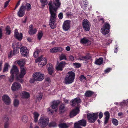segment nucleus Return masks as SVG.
Here are the masks:
<instances>
[{"mask_svg": "<svg viewBox=\"0 0 128 128\" xmlns=\"http://www.w3.org/2000/svg\"><path fill=\"white\" fill-rule=\"evenodd\" d=\"M33 25H30L29 27V31L28 32L30 34L32 35L33 34H36L37 31V30L36 28L33 29Z\"/></svg>", "mask_w": 128, "mask_h": 128, "instance_id": "b1692460", "label": "nucleus"}, {"mask_svg": "<svg viewBox=\"0 0 128 128\" xmlns=\"http://www.w3.org/2000/svg\"><path fill=\"white\" fill-rule=\"evenodd\" d=\"M70 21L69 20H66L64 22L62 28L63 30L65 31H68L70 28Z\"/></svg>", "mask_w": 128, "mask_h": 128, "instance_id": "f8f14e48", "label": "nucleus"}, {"mask_svg": "<svg viewBox=\"0 0 128 128\" xmlns=\"http://www.w3.org/2000/svg\"><path fill=\"white\" fill-rule=\"evenodd\" d=\"M56 126V124L54 122H52L50 123L49 124V126L50 127H55Z\"/></svg>", "mask_w": 128, "mask_h": 128, "instance_id": "a18cd8bd", "label": "nucleus"}, {"mask_svg": "<svg viewBox=\"0 0 128 128\" xmlns=\"http://www.w3.org/2000/svg\"><path fill=\"white\" fill-rule=\"evenodd\" d=\"M10 66L7 63L5 64L3 69V72H7L8 71V68Z\"/></svg>", "mask_w": 128, "mask_h": 128, "instance_id": "2f4dec72", "label": "nucleus"}, {"mask_svg": "<svg viewBox=\"0 0 128 128\" xmlns=\"http://www.w3.org/2000/svg\"><path fill=\"white\" fill-rule=\"evenodd\" d=\"M60 4L59 0H54V2L50 1L48 4L50 14L49 24L50 27L52 29L56 27L55 22L57 17L56 11Z\"/></svg>", "mask_w": 128, "mask_h": 128, "instance_id": "f257e3e1", "label": "nucleus"}, {"mask_svg": "<svg viewBox=\"0 0 128 128\" xmlns=\"http://www.w3.org/2000/svg\"><path fill=\"white\" fill-rule=\"evenodd\" d=\"M47 68L48 70L53 69L52 65L51 64H48L47 66Z\"/></svg>", "mask_w": 128, "mask_h": 128, "instance_id": "49530a36", "label": "nucleus"}, {"mask_svg": "<svg viewBox=\"0 0 128 128\" xmlns=\"http://www.w3.org/2000/svg\"><path fill=\"white\" fill-rule=\"evenodd\" d=\"M26 17H24L22 20V22L24 23H25L26 22Z\"/></svg>", "mask_w": 128, "mask_h": 128, "instance_id": "0e129e2a", "label": "nucleus"}, {"mask_svg": "<svg viewBox=\"0 0 128 128\" xmlns=\"http://www.w3.org/2000/svg\"><path fill=\"white\" fill-rule=\"evenodd\" d=\"M79 108H76L72 110L70 112V118H72L76 116L79 112Z\"/></svg>", "mask_w": 128, "mask_h": 128, "instance_id": "6ab92c4d", "label": "nucleus"}, {"mask_svg": "<svg viewBox=\"0 0 128 128\" xmlns=\"http://www.w3.org/2000/svg\"><path fill=\"white\" fill-rule=\"evenodd\" d=\"M42 97V95L41 93L39 94L38 96H36V101H39L41 100Z\"/></svg>", "mask_w": 128, "mask_h": 128, "instance_id": "ea45409f", "label": "nucleus"}, {"mask_svg": "<svg viewBox=\"0 0 128 128\" xmlns=\"http://www.w3.org/2000/svg\"><path fill=\"white\" fill-rule=\"evenodd\" d=\"M19 70L17 67L15 65L13 66L12 68L10 70L11 76L8 78V81L10 82H13L14 76L16 77V79L18 80L20 78H22L20 77V74H18Z\"/></svg>", "mask_w": 128, "mask_h": 128, "instance_id": "f03ea898", "label": "nucleus"}, {"mask_svg": "<svg viewBox=\"0 0 128 128\" xmlns=\"http://www.w3.org/2000/svg\"><path fill=\"white\" fill-rule=\"evenodd\" d=\"M110 29V25L107 22L105 23L101 28V32L104 35H106L109 32Z\"/></svg>", "mask_w": 128, "mask_h": 128, "instance_id": "6e6552de", "label": "nucleus"}, {"mask_svg": "<svg viewBox=\"0 0 128 128\" xmlns=\"http://www.w3.org/2000/svg\"><path fill=\"white\" fill-rule=\"evenodd\" d=\"M10 0H8L4 4V8L8 6Z\"/></svg>", "mask_w": 128, "mask_h": 128, "instance_id": "3c124183", "label": "nucleus"}, {"mask_svg": "<svg viewBox=\"0 0 128 128\" xmlns=\"http://www.w3.org/2000/svg\"><path fill=\"white\" fill-rule=\"evenodd\" d=\"M73 65L75 68H77L80 67L81 65L80 63L76 62L74 63Z\"/></svg>", "mask_w": 128, "mask_h": 128, "instance_id": "37998d69", "label": "nucleus"}, {"mask_svg": "<svg viewBox=\"0 0 128 128\" xmlns=\"http://www.w3.org/2000/svg\"><path fill=\"white\" fill-rule=\"evenodd\" d=\"M94 94V92H93L88 90L86 92L85 95L86 97H89L91 96Z\"/></svg>", "mask_w": 128, "mask_h": 128, "instance_id": "7c9ffc66", "label": "nucleus"}, {"mask_svg": "<svg viewBox=\"0 0 128 128\" xmlns=\"http://www.w3.org/2000/svg\"><path fill=\"white\" fill-rule=\"evenodd\" d=\"M74 124H76L78 126H85L86 124V120H81L77 122H76Z\"/></svg>", "mask_w": 128, "mask_h": 128, "instance_id": "4be33fe9", "label": "nucleus"}, {"mask_svg": "<svg viewBox=\"0 0 128 128\" xmlns=\"http://www.w3.org/2000/svg\"><path fill=\"white\" fill-rule=\"evenodd\" d=\"M47 0H40V2L42 6H44L47 4Z\"/></svg>", "mask_w": 128, "mask_h": 128, "instance_id": "c03bdc74", "label": "nucleus"}, {"mask_svg": "<svg viewBox=\"0 0 128 128\" xmlns=\"http://www.w3.org/2000/svg\"><path fill=\"white\" fill-rule=\"evenodd\" d=\"M109 117H106L105 118V120L104 121V123L105 124H106L108 122V121L109 119Z\"/></svg>", "mask_w": 128, "mask_h": 128, "instance_id": "6e6d98bb", "label": "nucleus"}, {"mask_svg": "<svg viewBox=\"0 0 128 128\" xmlns=\"http://www.w3.org/2000/svg\"><path fill=\"white\" fill-rule=\"evenodd\" d=\"M35 62H39L38 65L40 67H42L47 63L46 59L44 58H43L42 56L39 57L36 60Z\"/></svg>", "mask_w": 128, "mask_h": 128, "instance_id": "0eeeda50", "label": "nucleus"}, {"mask_svg": "<svg viewBox=\"0 0 128 128\" xmlns=\"http://www.w3.org/2000/svg\"><path fill=\"white\" fill-rule=\"evenodd\" d=\"M19 104V100L16 99L14 100V106L15 107H17Z\"/></svg>", "mask_w": 128, "mask_h": 128, "instance_id": "c9c22d12", "label": "nucleus"}, {"mask_svg": "<svg viewBox=\"0 0 128 128\" xmlns=\"http://www.w3.org/2000/svg\"><path fill=\"white\" fill-rule=\"evenodd\" d=\"M60 103V101L58 100H54L52 102L51 107L53 109H55L58 108V105Z\"/></svg>", "mask_w": 128, "mask_h": 128, "instance_id": "412c9836", "label": "nucleus"}, {"mask_svg": "<svg viewBox=\"0 0 128 128\" xmlns=\"http://www.w3.org/2000/svg\"><path fill=\"white\" fill-rule=\"evenodd\" d=\"M22 98H27L30 97V94L28 92L24 91L22 92L21 94Z\"/></svg>", "mask_w": 128, "mask_h": 128, "instance_id": "c85d7f7f", "label": "nucleus"}, {"mask_svg": "<svg viewBox=\"0 0 128 128\" xmlns=\"http://www.w3.org/2000/svg\"><path fill=\"white\" fill-rule=\"evenodd\" d=\"M75 76L74 72L69 71L66 74L64 78L65 83L66 84H71L74 82Z\"/></svg>", "mask_w": 128, "mask_h": 128, "instance_id": "7ed1b4c3", "label": "nucleus"}, {"mask_svg": "<svg viewBox=\"0 0 128 128\" xmlns=\"http://www.w3.org/2000/svg\"><path fill=\"white\" fill-rule=\"evenodd\" d=\"M80 42L82 44H87L88 45H90L91 44L90 42L86 37H84L82 38L80 40Z\"/></svg>", "mask_w": 128, "mask_h": 128, "instance_id": "393cba45", "label": "nucleus"}, {"mask_svg": "<svg viewBox=\"0 0 128 128\" xmlns=\"http://www.w3.org/2000/svg\"><path fill=\"white\" fill-rule=\"evenodd\" d=\"M62 50V48L60 47H56L50 49V52L51 53H54L59 51H61Z\"/></svg>", "mask_w": 128, "mask_h": 128, "instance_id": "5701e85b", "label": "nucleus"}, {"mask_svg": "<svg viewBox=\"0 0 128 128\" xmlns=\"http://www.w3.org/2000/svg\"><path fill=\"white\" fill-rule=\"evenodd\" d=\"M81 102V100L79 98H76L72 100L71 104L73 106H78L80 103Z\"/></svg>", "mask_w": 128, "mask_h": 128, "instance_id": "dca6fc26", "label": "nucleus"}, {"mask_svg": "<svg viewBox=\"0 0 128 128\" xmlns=\"http://www.w3.org/2000/svg\"><path fill=\"white\" fill-rule=\"evenodd\" d=\"M66 64V62L64 61L61 62L56 67V70H58L62 71L63 68Z\"/></svg>", "mask_w": 128, "mask_h": 128, "instance_id": "aec40b11", "label": "nucleus"}, {"mask_svg": "<svg viewBox=\"0 0 128 128\" xmlns=\"http://www.w3.org/2000/svg\"><path fill=\"white\" fill-rule=\"evenodd\" d=\"M64 104L61 105L59 107V110H64Z\"/></svg>", "mask_w": 128, "mask_h": 128, "instance_id": "8fccbe9b", "label": "nucleus"}, {"mask_svg": "<svg viewBox=\"0 0 128 128\" xmlns=\"http://www.w3.org/2000/svg\"><path fill=\"white\" fill-rule=\"evenodd\" d=\"M6 76L4 75L0 76V80L4 79L5 78Z\"/></svg>", "mask_w": 128, "mask_h": 128, "instance_id": "69168bd1", "label": "nucleus"}, {"mask_svg": "<svg viewBox=\"0 0 128 128\" xmlns=\"http://www.w3.org/2000/svg\"><path fill=\"white\" fill-rule=\"evenodd\" d=\"M58 17L59 19H62L63 17V14L62 12H61L58 15Z\"/></svg>", "mask_w": 128, "mask_h": 128, "instance_id": "603ef678", "label": "nucleus"}, {"mask_svg": "<svg viewBox=\"0 0 128 128\" xmlns=\"http://www.w3.org/2000/svg\"><path fill=\"white\" fill-rule=\"evenodd\" d=\"M20 52L21 55L24 56H27L28 54V50L26 47L24 46L20 48Z\"/></svg>", "mask_w": 128, "mask_h": 128, "instance_id": "2eb2a0df", "label": "nucleus"}, {"mask_svg": "<svg viewBox=\"0 0 128 128\" xmlns=\"http://www.w3.org/2000/svg\"><path fill=\"white\" fill-rule=\"evenodd\" d=\"M88 5V2L86 1H83L82 2L80 6L82 8L84 9Z\"/></svg>", "mask_w": 128, "mask_h": 128, "instance_id": "f704fd0d", "label": "nucleus"}, {"mask_svg": "<svg viewBox=\"0 0 128 128\" xmlns=\"http://www.w3.org/2000/svg\"><path fill=\"white\" fill-rule=\"evenodd\" d=\"M34 118V121L35 122H37L38 121V118L39 114L38 113L36 112H35L33 114Z\"/></svg>", "mask_w": 128, "mask_h": 128, "instance_id": "c756f323", "label": "nucleus"}, {"mask_svg": "<svg viewBox=\"0 0 128 128\" xmlns=\"http://www.w3.org/2000/svg\"><path fill=\"white\" fill-rule=\"evenodd\" d=\"M48 122V119L47 117L41 115L39 120L38 124L40 126L45 127L47 126Z\"/></svg>", "mask_w": 128, "mask_h": 128, "instance_id": "39448f33", "label": "nucleus"}, {"mask_svg": "<svg viewBox=\"0 0 128 128\" xmlns=\"http://www.w3.org/2000/svg\"><path fill=\"white\" fill-rule=\"evenodd\" d=\"M91 57L87 55L85 56H82L81 58H80L78 59L79 60H89L90 59Z\"/></svg>", "mask_w": 128, "mask_h": 128, "instance_id": "473e14b6", "label": "nucleus"}, {"mask_svg": "<svg viewBox=\"0 0 128 128\" xmlns=\"http://www.w3.org/2000/svg\"><path fill=\"white\" fill-rule=\"evenodd\" d=\"M70 126V124L67 123H61L58 125L59 127L60 128H68Z\"/></svg>", "mask_w": 128, "mask_h": 128, "instance_id": "cd10ccee", "label": "nucleus"}, {"mask_svg": "<svg viewBox=\"0 0 128 128\" xmlns=\"http://www.w3.org/2000/svg\"><path fill=\"white\" fill-rule=\"evenodd\" d=\"M22 5H23L25 10H26L28 11H29L31 9V5L29 3L26 4L25 3H24Z\"/></svg>", "mask_w": 128, "mask_h": 128, "instance_id": "bb28decb", "label": "nucleus"}, {"mask_svg": "<svg viewBox=\"0 0 128 128\" xmlns=\"http://www.w3.org/2000/svg\"><path fill=\"white\" fill-rule=\"evenodd\" d=\"M2 29L0 28V39L2 38Z\"/></svg>", "mask_w": 128, "mask_h": 128, "instance_id": "052dcab7", "label": "nucleus"}, {"mask_svg": "<svg viewBox=\"0 0 128 128\" xmlns=\"http://www.w3.org/2000/svg\"><path fill=\"white\" fill-rule=\"evenodd\" d=\"M60 59V60H66V56L64 54H62L59 56Z\"/></svg>", "mask_w": 128, "mask_h": 128, "instance_id": "79ce46f5", "label": "nucleus"}, {"mask_svg": "<svg viewBox=\"0 0 128 128\" xmlns=\"http://www.w3.org/2000/svg\"><path fill=\"white\" fill-rule=\"evenodd\" d=\"M21 87V85L18 83L14 82L12 84L11 86V89L12 91L17 90Z\"/></svg>", "mask_w": 128, "mask_h": 128, "instance_id": "ddd939ff", "label": "nucleus"}, {"mask_svg": "<svg viewBox=\"0 0 128 128\" xmlns=\"http://www.w3.org/2000/svg\"><path fill=\"white\" fill-rule=\"evenodd\" d=\"M99 116L100 119L101 118H102L103 116V114L102 112H100L99 114Z\"/></svg>", "mask_w": 128, "mask_h": 128, "instance_id": "338daca9", "label": "nucleus"}, {"mask_svg": "<svg viewBox=\"0 0 128 128\" xmlns=\"http://www.w3.org/2000/svg\"><path fill=\"white\" fill-rule=\"evenodd\" d=\"M74 57L72 55L70 56L69 57V59L70 60L73 61L74 60Z\"/></svg>", "mask_w": 128, "mask_h": 128, "instance_id": "13d9d810", "label": "nucleus"}, {"mask_svg": "<svg viewBox=\"0 0 128 128\" xmlns=\"http://www.w3.org/2000/svg\"><path fill=\"white\" fill-rule=\"evenodd\" d=\"M81 82H84L86 80V77L83 75H82L80 76L79 78Z\"/></svg>", "mask_w": 128, "mask_h": 128, "instance_id": "e433bc0d", "label": "nucleus"}, {"mask_svg": "<svg viewBox=\"0 0 128 128\" xmlns=\"http://www.w3.org/2000/svg\"><path fill=\"white\" fill-rule=\"evenodd\" d=\"M35 81H36L34 78V77H33V78L30 79V83H34Z\"/></svg>", "mask_w": 128, "mask_h": 128, "instance_id": "5fc2aeb1", "label": "nucleus"}, {"mask_svg": "<svg viewBox=\"0 0 128 128\" xmlns=\"http://www.w3.org/2000/svg\"><path fill=\"white\" fill-rule=\"evenodd\" d=\"M22 120L24 123H26L28 120V118L26 116H23L22 118Z\"/></svg>", "mask_w": 128, "mask_h": 128, "instance_id": "4c0bfd02", "label": "nucleus"}, {"mask_svg": "<svg viewBox=\"0 0 128 128\" xmlns=\"http://www.w3.org/2000/svg\"><path fill=\"white\" fill-rule=\"evenodd\" d=\"M104 114L106 117H110V114L109 112H106L104 113Z\"/></svg>", "mask_w": 128, "mask_h": 128, "instance_id": "4d7b16f0", "label": "nucleus"}, {"mask_svg": "<svg viewBox=\"0 0 128 128\" xmlns=\"http://www.w3.org/2000/svg\"><path fill=\"white\" fill-rule=\"evenodd\" d=\"M25 10L23 5H22L18 13V16L20 17H22L24 15Z\"/></svg>", "mask_w": 128, "mask_h": 128, "instance_id": "a211bd4d", "label": "nucleus"}, {"mask_svg": "<svg viewBox=\"0 0 128 128\" xmlns=\"http://www.w3.org/2000/svg\"><path fill=\"white\" fill-rule=\"evenodd\" d=\"M48 74L50 75H51L53 72V69L48 70Z\"/></svg>", "mask_w": 128, "mask_h": 128, "instance_id": "680f3d73", "label": "nucleus"}, {"mask_svg": "<svg viewBox=\"0 0 128 128\" xmlns=\"http://www.w3.org/2000/svg\"><path fill=\"white\" fill-rule=\"evenodd\" d=\"M6 34L8 35H10L11 32L10 27L8 26H6Z\"/></svg>", "mask_w": 128, "mask_h": 128, "instance_id": "72a5a7b5", "label": "nucleus"}, {"mask_svg": "<svg viewBox=\"0 0 128 128\" xmlns=\"http://www.w3.org/2000/svg\"><path fill=\"white\" fill-rule=\"evenodd\" d=\"M48 112L51 113L52 114H53L54 113V112L50 108H49L48 109Z\"/></svg>", "mask_w": 128, "mask_h": 128, "instance_id": "864d4df0", "label": "nucleus"}, {"mask_svg": "<svg viewBox=\"0 0 128 128\" xmlns=\"http://www.w3.org/2000/svg\"><path fill=\"white\" fill-rule=\"evenodd\" d=\"M43 35V33L42 32H38V37L39 40H40L42 38Z\"/></svg>", "mask_w": 128, "mask_h": 128, "instance_id": "58836bf2", "label": "nucleus"}, {"mask_svg": "<svg viewBox=\"0 0 128 128\" xmlns=\"http://www.w3.org/2000/svg\"><path fill=\"white\" fill-rule=\"evenodd\" d=\"M98 112L95 113H88L87 114V117L88 122L91 123L94 122L98 118Z\"/></svg>", "mask_w": 128, "mask_h": 128, "instance_id": "423d86ee", "label": "nucleus"}, {"mask_svg": "<svg viewBox=\"0 0 128 128\" xmlns=\"http://www.w3.org/2000/svg\"><path fill=\"white\" fill-rule=\"evenodd\" d=\"M124 102H122L120 104V106H122L124 104V105H127V104H128V100H124Z\"/></svg>", "mask_w": 128, "mask_h": 128, "instance_id": "de8ad7c7", "label": "nucleus"}, {"mask_svg": "<svg viewBox=\"0 0 128 128\" xmlns=\"http://www.w3.org/2000/svg\"><path fill=\"white\" fill-rule=\"evenodd\" d=\"M38 51L34 52V56L35 58H36L38 56Z\"/></svg>", "mask_w": 128, "mask_h": 128, "instance_id": "09e8293b", "label": "nucleus"}, {"mask_svg": "<svg viewBox=\"0 0 128 128\" xmlns=\"http://www.w3.org/2000/svg\"><path fill=\"white\" fill-rule=\"evenodd\" d=\"M2 99L4 103L6 105H9L11 103V100L7 95L5 94L3 96Z\"/></svg>", "mask_w": 128, "mask_h": 128, "instance_id": "4468645a", "label": "nucleus"}, {"mask_svg": "<svg viewBox=\"0 0 128 128\" xmlns=\"http://www.w3.org/2000/svg\"><path fill=\"white\" fill-rule=\"evenodd\" d=\"M17 44L18 46H17L16 47V50L15 48H14L13 51H11L8 54V57L9 58H12L13 56L17 54L19 52V51L17 50V48H19L20 47L21 44L20 42L17 43Z\"/></svg>", "mask_w": 128, "mask_h": 128, "instance_id": "9d476101", "label": "nucleus"}, {"mask_svg": "<svg viewBox=\"0 0 128 128\" xmlns=\"http://www.w3.org/2000/svg\"><path fill=\"white\" fill-rule=\"evenodd\" d=\"M17 63L20 66V77L21 78H23L26 73L25 68L24 66L25 60L24 59H21L18 61Z\"/></svg>", "mask_w": 128, "mask_h": 128, "instance_id": "20e7f679", "label": "nucleus"}, {"mask_svg": "<svg viewBox=\"0 0 128 128\" xmlns=\"http://www.w3.org/2000/svg\"><path fill=\"white\" fill-rule=\"evenodd\" d=\"M82 26L84 29L86 31H88L90 30V23L86 19L84 20L82 22Z\"/></svg>", "mask_w": 128, "mask_h": 128, "instance_id": "9b49d317", "label": "nucleus"}, {"mask_svg": "<svg viewBox=\"0 0 128 128\" xmlns=\"http://www.w3.org/2000/svg\"><path fill=\"white\" fill-rule=\"evenodd\" d=\"M111 70V69L110 68H107L105 70L104 72L105 73H107L109 72Z\"/></svg>", "mask_w": 128, "mask_h": 128, "instance_id": "bf43d9fd", "label": "nucleus"}, {"mask_svg": "<svg viewBox=\"0 0 128 128\" xmlns=\"http://www.w3.org/2000/svg\"><path fill=\"white\" fill-rule=\"evenodd\" d=\"M103 62V58H100L96 60L94 64L96 65H100L102 64Z\"/></svg>", "mask_w": 128, "mask_h": 128, "instance_id": "a878e982", "label": "nucleus"}, {"mask_svg": "<svg viewBox=\"0 0 128 128\" xmlns=\"http://www.w3.org/2000/svg\"><path fill=\"white\" fill-rule=\"evenodd\" d=\"M9 124V123L8 122L4 124V128H8Z\"/></svg>", "mask_w": 128, "mask_h": 128, "instance_id": "e2e57ef3", "label": "nucleus"}, {"mask_svg": "<svg viewBox=\"0 0 128 128\" xmlns=\"http://www.w3.org/2000/svg\"><path fill=\"white\" fill-rule=\"evenodd\" d=\"M14 36L19 40H21L22 38V34L21 33H19L17 29H16L14 30Z\"/></svg>", "mask_w": 128, "mask_h": 128, "instance_id": "f3484780", "label": "nucleus"}, {"mask_svg": "<svg viewBox=\"0 0 128 128\" xmlns=\"http://www.w3.org/2000/svg\"><path fill=\"white\" fill-rule=\"evenodd\" d=\"M112 123L115 126H117L118 124V120L116 119H112Z\"/></svg>", "mask_w": 128, "mask_h": 128, "instance_id": "a19ab883", "label": "nucleus"}, {"mask_svg": "<svg viewBox=\"0 0 128 128\" xmlns=\"http://www.w3.org/2000/svg\"><path fill=\"white\" fill-rule=\"evenodd\" d=\"M33 77L37 81H41L44 78V74L40 72H36L34 73L33 75Z\"/></svg>", "mask_w": 128, "mask_h": 128, "instance_id": "1a4fd4ad", "label": "nucleus"}, {"mask_svg": "<svg viewBox=\"0 0 128 128\" xmlns=\"http://www.w3.org/2000/svg\"><path fill=\"white\" fill-rule=\"evenodd\" d=\"M74 127L75 128H82L80 126H78L76 124H74Z\"/></svg>", "mask_w": 128, "mask_h": 128, "instance_id": "774afa93", "label": "nucleus"}]
</instances>
